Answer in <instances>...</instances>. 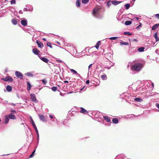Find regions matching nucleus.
Instances as JSON below:
<instances>
[{
	"label": "nucleus",
	"mask_w": 159,
	"mask_h": 159,
	"mask_svg": "<svg viewBox=\"0 0 159 159\" xmlns=\"http://www.w3.org/2000/svg\"><path fill=\"white\" fill-rule=\"evenodd\" d=\"M47 45L50 48H52V46L51 45V44L50 43L48 42L47 43Z\"/></svg>",
	"instance_id": "obj_38"
},
{
	"label": "nucleus",
	"mask_w": 159,
	"mask_h": 159,
	"mask_svg": "<svg viewBox=\"0 0 159 159\" xmlns=\"http://www.w3.org/2000/svg\"><path fill=\"white\" fill-rule=\"evenodd\" d=\"M133 41L135 42H138V40L136 39H133Z\"/></svg>",
	"instance_id": "obj_47"
},
{
	"label": "nucleus",
	"mask_w": 159,
	"mask_h": 159,
	"mask_svg": "<svg viewBox=\"0 0 159 159\" xmlns=\"http://www.w3.org/2000/svg\"><path fill=\"white\" fill-rule=\"evenodd\" d=\"M120 45H128L129 44V43L128 42H120Z\"/></svg>",
	"instance_id": "obj_29"
},
{
	"label": "nucleus",
	"mask_w": 159,
	"mask_h": 159,
	"mask_svg": "<svg viewBox=\"0 0 159 159\" xmlns=\"http://www.w3.org/2000/svg\"><path fill=\"white\" fill-rule=\"evenodd\" d=\"M155 16L158 19H159V14H157L155 15Z\"/></svg>",
	"instance_id": "obj_43"
},
{
	"label": "nucleus",
	"mask_w": 159,
	"mask_h": 159,
	"mask_svg": "<svg viewBox=\"0 0 159 159\" xmlns=\"http://www.w3.org/2000/svg\"><path fill=\"white\" fill-rule=\"evenodd\" d=\"M101 44V41H98V42L97 43L96 45L95 46V47L97 48L98 49L99 48V45Z\"/></svg>",
	"instance_id": "obj_24"
},
{
	"label": "nucleus",
	"mask_w": 159,
	"mask_h": 159,
	"mask_svg": "<svg viewBox=\"0 0 159 159\" xmlns=\"http://www.w3.org/2000/svg\"><path fill=\"white\" fill-rule=\"evenodd\" d=\"M124 35H132V34L130 33L129 32H125L124 33Z\"/></svg>",
	"instance_id": "obj_33"
},
{
	"label": "nucleus",
	"mask_w": 159,
	"mask_h": 159,
	"mask_svg": "<svg viewBox=\"0 0 159 159\" xmlns=\"http://www.w3.org/2000/svg\"><path fill=\"white\" fill-rule=\"evenodd\" d=\"M31 124H32L34 128L35 129L37 134H38V131L37 129V127H36L34 121L32 119H31Z\"/></svg>",
	"instance_id": "obj_7"
},
{
	"label": "nucleus",
	"mask_w": 159,
	"mask_h": 159,
	"mask_svg": "<svg viewBox=\"0 0 159 159\" xmlns=\"http://www.w3.org/2000/svg\"><path fill=\"white\" fill-rule=\"evenodd\" d=\"M103 118L104 119L106 120L107 122H110L111 120L109 117L107 116H103Z\"/></svg>",
	"instance_id": "obj_20"
},
{
	"label": "nucleus",
	"mask_w": 159,
	"mask_h": 159,
	"mask_svg": "<svg viewBox=\"0 0 159 159\" xmlns=\"http://www.w3.org/2000/svg\"><path fill=\"white\" fill-rule=\"evenodd\" d=\"M26 75L30 77H33V74L30 72L27 73L26 74Z\"/></svg>",
	"instance_id": "obj_30"
},
{
	"label": "nucleus",
	"mask_w": 159,
	"mask_h": 159,
	"mask_svg": "<svg viewBox=\"0 0 159 159\" xmlns=\"http://www.w3.org/2000/svg\"><path fill=\"white\" fill-rule=\"evenodd\" d=\"M111 1H108L107 2V5L108 6V7H110L111 5Z\"/></svg>",
	"instance_id": "obj_37"
},
{
	"label": "nucleus",
	"mask_w": 159,
	"mask_h": 159,
	"mask_svg": "<svg viewBox=\"0 0 159 159\" xmlns=\"http://www.w3.org/2000/svg\"><path fill=\"white\" fill-rule=\"evenodd\" d=\"M9 118L7 116V115H6L5 120L4 121V123L5 124H7V123H8L9 122Z\"/></svg>",
	"instance_id": "obj_15"
},
{
	"label": "nucleus",
	"mask_w": 159,
	"mask_h": 159,
	"mask_svg": "<svg viewBox=\"0 0 159 159\" xmlns=\"http://www.w3.org/2000/svg\"><path fill=\"white\" fill-rule=\"evenodd\" d=\"M89 0H82V2L83 3H87L89 1Z\"/></svg>",
	"instance_id": "obj_32"
},
{
	"label": "nucleus",
	"mask_w": 159,
	"mask_h": 159,
	"mask_svg": "<svg viewBox=\"0 0 159 159\" xmlns=\"http://www.w3.org/2000/svg\"><path fill=\"white\" fill-rule=\"evenodd\" d=\"M11 4H15L16 3V2L15 0H12L11 1Z\"/></svg>",
	"instance_id": "obj_42"
},
{
	"label": "nucleus",
	"mask_w": 159,
	"mask_h": 159,
	"mask_svg": "<svg viewBox=\"0 0 159 159\" xmlns=\"http://www.w3.org/2000/svg\"><path fill=\"white\" fill-rule=\"evenodd\" d=\"M70 70L71 72H73L75 74H77V72L75 70H74V69H71Z\"/></svg>",
	"instance_id": "obj_39"
},
{
	"label": "nucleus",
	"mask_w": 159,
	"mask_h": 159,
	"mask_svg": "<svg viewBox=\"0 0 159 159\" xmlns=\"http://www.w3.org/2000/svg\"><path fill=\"white\" fill-rule=\"evenodd\" d=\"M35 150H34V151L33 152H32V154H31V155L30 156V157H29V158H32V157H33L34 156V155L35 153Z\"/></svg>",
	"instance_id": "obj_34"
},
{
	"label": "nucleus",
	"mask_w": 159,
	"mask_h": 159,
	"mask_svg": "<svg viewBox=\"0 0 159 159\" xmlns=\"http://www.w3.org/2000/svg\"><path fill=\"white\" fill-rule=\"evenodd\" d=\"M80 108L81 109V110L80 111V112L81 113L84 114H87L88 113V112L83 108L81 107Z\"/></svg>",
	"instance_id": "obj_13"
},
{
	"label": "nucleus",
	"mask_w": 159,
	"mask_h": 159,
	"mask_svg": "<svg viewBox=\"0 0 159 159\" xmlns=\"http://www.w3.org/2000/svg\"><path fill=\"white\" fill-rule=\"evenodd\" d=\"M85 86H84L82 88L80 89V91H82V90H83V89H84V88H85Z\"/></svg>",
	"instance_id": "obj_49"
},
{
	"label": "nucleus",
	"mask_w": 159,
	"mask_h": 159,
	"mask_svg": "<svg viewBox=\"0 0 159 159\" xmlns=\"http://www.w3.org/2000/svg\"><path fill=\"white\" fill-rule=\"evenodd\" d=\"M141 64H135L133 66L132 68L134 70L139 71L141 69Z\"/></svg>",
	"instance_id": "obj_1"
},
{
	"label": "nucleus",
	"mask_w": 159,
	"mask_h": 159,
	"mask_svg": "<svg viewBox=\"0 0 159 159\" xmlns=\"http://www.w3.org/2000/svg\"><path fill=\"white\" fill-rule=\"evenodd\" d=\"M12 104L13 105H15V104H14L13 103H12Z\"/></svg>",
	"instance_id": "obj_56"
},
{
	"label": "nucleus",
	"mask_w": 159,
	"mask_h": 159,
	"mask_svg": "<svg viewBox=\"0 0 159 159\" xmlns=\"http://www.w3.org/2000/svg\"><path fill=\"white\" fill-rule=\"evenodd\" d=\"M49 117L51 119H52L53 118V116L51 115H49Z\"/></svg>",
	"instance_id": "obj_48"
},
{
	"label": "nucleus",
	"mask_w": 159,
	"mask_h": 159,
	"mask_svg": "<svg viewBox=\"0 0 159 159\" xmlns=\"http://www.w3.org/2000/svg\"><path fill=\"white\" fill-rule=\"evenodd\" d=\"M64 83H68V81L67 80L65 81H64Z\"/></svg>",
	"instance_id": "obj_50"
},
{
	"label": "nucleus",
	"mask_w": 159,
	"mask_h": 159,
	"mask_svg": "<svg viewBox=\"0 0 159 159\" xmlns=\"http://www.w3.org/2000/svg\"><path fill=\"white\" fill-rule=\"evenodd\" d=\"M40 59L43 62L47 63L48 61V60L46 58L44 57H41L40 58Z\"/></svg>",
	"instance_id": "obj_16"
},
{
	"label": "nucleus",
	"mask_w": 159,
	"mask_h": 159,
	"mask_svg": "<svg viewBox=\"0 0 159 159\" xmlns=\"http://www.w3.org/2000/svg\"><path fill=\"white\" fill-rule=\"evenodd\" d=\"M122 2L121 1H118L115 0H113L111 1V3L115 5H118L120 3Z\"/></svg>",
	"instance_id": "obj_9"
},
{
	"label": "nucleus",
	"mask_w": 159,
	"mask_h": 159,
	"mask_svg": "<svg viewBox=\"0 0 159 159\" xmlns=\"http://www.w3.org/2000/svg\"><path fill=\"white\" fill-rule=\"evenodd\" d=\"M2 79L5 81L12 82L13 81L12 78L10 76H6L5 78H2Z\"/></svg>",
	"instance_id": "obj_2"
},
{
	"label": "nucleus",
	"mask_w": 159,
	"mask_h": 159,
	"mask_svg": "<svg viewBox=\"0 0 159 159\" xmlns=\"http://www.w3.org/2000/svg\"><path fill=\"white\" fill-rule=\"evenodd\" d=\"M144 48L143 47H141L138 48V50L140 52H143Z\"/></svg>",
	"instance_id": "obj_25"
},
{
	"label": "nucleus",
	"mask_w": 159,
	"mask_h": 159,
	"mask_svg": "<svg viewBox=\"0 0 159 159\" xmlns=\"http://www.w3.org/2000/svg\"><path fill=\"white\" fill-rule=\"evenodd\" d=\"M27 90H30L31 89V84H30V83L29 82H27Z\"/></svg>",
	"instance_id": "obj_21"
},
{
	"label": "nucleus",
	"mask_w": 159,
	"mask_h": 159,
	"mask_svg": "<svg viewBox=\"0 0 159 159\" xmlns=\"http://www.w3.org/2000/svg\"><path fill=\"white\" fill-rule=\"evenodd\" d=\"M11 22L14 25H16L17 24V21L16 19H12L11 20Z\"/></svg>",
	"instance_id": "obj_22"
},
{
	"label": "nucleus",
	"mask_w": 159,
	"mask_h": 159,
	"mask_svg": "<svg viewBox=\"0 0 159 159\" xmlns=\"http://www.w3.org/2000/svg\"><path fill=\"white\" fill-rule=\"evenodd\" d=\"M135 18L137 20H139V18L138 17H135Z\"/></svg>",
	"instance_id": "obj_53"
},
{
	"label": "nucleus",
	"mask_w": 159,
	"mask_h": 159,
	"mask_svg": "<svg viewBox=\"0 0 159 159\" xmlns=\"http://www.w3.org/2000/svg\"><path fill=\"white\" fill-rule=\"evenodd\" d=\"M42 81L43 83L44 84H46V83H47V81H46V80L45 79H44L42 80Z\"/></svg>",
	"instance_id": "obj_40"
},
{
	"label": "nucleus",
	"mask_w": 159,
	"mask_h": 159,
	"mask_svg": "<svg viewBox=\"0 0 159 159\" xmlns=\"http://www.w3.org/2000/svg\"><path fill=\"white\" fill-rule=\"evenodd\" d=\"M118 38V37H113L110 38V39L111 40H115L117 38Z\"/></svg>",
	"instance_id": "obj_41"
},
{
	"label": "nucleus",
	"mask_w": 159,
	"mask_h": 159,
	"mask_svg": "<svg viewBox=\"0 0 159 159\" xmlns=\"http://www.w3.org/2000/svg\"><path fill=\"white\" fill-rule=\"evenodd\" d=\"M154 37L155 38V39L156 42H157V41H159V38L157 36V32H156L154 34Z\"/></svg>",
	"instance_id": "obj_19"
},
{
	"label": "nucleus",
	"mask_w": 159,
	"mask_h": 159,
	"mask_svg": "<svg viewBox=\"0 0 159 159\" xmlns=\"http://www.w3.org/2000/svg\"><path fill=\"white\" fill-rule=\"evenodd\" d=\"M125 6L126 7V9H128L130 7V5L129 4L127 3L125 5Z\"/></svg>",
	"instance_id": "obj_31"
},
{
	"label": "nucleus",
	"mask_w": 159,
	"mask_h": 159,
	"mask_svg": "<svg viewBox=\"0 0 159 159\" xmlns=\"http://www.w3.org/2000/svg\"><path fill=\"white\" fill-rule=\"evenodd\" d=\"M56 61L58 62H60V63L62 62V61L61 60H56Z\"/></svg>",
	"instance_id": "obj_44"
},
{
	"label": "nucleus",
	"mask_w": 159,
	"mask_h": 159,
	"mask_svg": "<svg viewBox=\"0 0 159 159\" xmlns=\"http://www.w3.org/2000/svg\"><path fill=\"white\" fill-rule=\"evenodd\" d=\"M101 78L103 80L107 79V76L105 74L102 75L101 76Z\"/></svg>",
	"instance_id": "obj_28"
},
{
	"label": "nucleus",
	"mask_w": 159,
	"mask_h": 159,
	"mask_svg": "<svg viewBox=\"0 0 159 159\" xmlns=\"http://www.w3.org/2000/svg\"><path fill=\"white\" fill-rule=\"evenodd\" d=\"M33 52L35 55H38L39 53L40 52L39 50H38L37 48H34L33 49Z\"/></svg>",
	"instance_id": "obj_11"
},
{
	"label": "nucleus",
	"mask_w": 159,
	"mask_h": 159,
	"mask_svg": "<svg viewBox=\"0 0 159 159\" xmlns=\"http://www.w3.org/2000/svg\"><path fill=\"white\" fill-rule=\"evenodd\" d=\"M52 90L54 92H55L57 90V87L55 86L53 87L52 88Z\"/></svg>",
	"instance_id": "obj_35"
},
{
	"label": "nucleus",
	"mask_w": 159,
	"mask_h": 159,
	"mask_svg": "<svg viewBox=\"0 0 159 159\" xmlns=\"http://www.w3.org/2000/svg\"><path fill=\"white\" fill-rule=\"evenodd\" d=\"M132 23V21L130 20H127L125 22V24L126 25H129Z\"/></svg>",
	"instance_id": "obj_27"
},
{
	"label": "nucleus",
	"mask_w": 159,
	"mask_h": 159,
	"mask_svg": "<svg viewBox=\"0 0 159 159\" xmlns=\"http://www.w3.org/2000/svg\"><path fill=\"white\" fill-rule=\"evenodd\" d=\"M36 43L38 44V47L40 48H42L43 46V44L40 41L37 40Z\"/></svg>",
	"instance_id": "obj_12"
},
{
	"label": "nucleus",
	"mask_w": 159,
	"mask_h": 159,
	"mask_svg": "<svg viewBox=\"0 0 159 159\" xmlns=\"http://www.w3.org/2000/svg\"><path fill=\"white\" fill-rule=\"evenodd\" d=\"M11 114H14L16 113V111L14 110H11Z\"/></svg>",
	"instance_id": "obj_36"
},
{
	"label": "nucleus",
	"mask_w": 159,
	"mask_h": 159,
	"mask_svg": "<svg viewBox=\"0 0 159 159\" xmlns=\"http://www.w3.org/2000/svg\"><path fill=\"white\" fill-rule=\"evenodd\" d=\"M6 89L7 91L10 92L12 90V87L10 85H7L6 88Z\"/></svg>",
	"instance_id": "obj_18"
},
{
	"label": "nucleus",
	"mask_w": 159,
	"mask_h": 159,
	"mask_svg": "<svg viewBox=\"0 0 159 159\" xmlns=\"http://www.w3.org/2000/svg\"><path fill=\"white\" fill-rule=\"evenodd\" d=\"M134 100L136 102H141L143 101V100L139 98H135L134 99Z\"/></svg>",
	"instance_id": "obj_17"
},
{
	"label": "nucleus",
	"mask_w": 159,
	"mask_h": 159,
	"mask_svg": "<svg viewBox=\"0 0 159 159\" xmlns=\"http://www.w3.org/2000/svg\"><path fill=\"white\" fill-rule=\"evenodd\" d=\"M141 24H140L137 27V29H138V28L139 27H140V26H141Z\"/></svg>",
	"instance_id": "obj_51"
},
{
	"label": "nucleus",
	"mask_w": 159,
	"mask_h": 159,
	"mask_svg": "<svg viewBox=\"0 0 159 159\" xmlns=\"http://www.w3.org/2000/svg\"><path fill=\"white\" fill-rule=\"evenodd\" d=\"M158 26H159V24H155L153 26L151 29L152 30H155L158 27Z\"/></svg>",
	"instance_id": "obj_10"
},
{
	"label": "nucleus",
	"mask_w": 159,
	"mask_h": 159,
	"mask_svg": "<svg viewBox=\"0 0 159 159\" xmlns=\"http://www.w3.org/2000/svg\"><path fill=\"white\" fill-rule=\"evenodd\" d=\"M86 84H89V80H87L86 81Z\"/></svg>",
	"instance_id": "obj_45"
},
{
	"label": "nucleus",
	"mask_w": 159,
	"mask_h": 159,
	"mask_svg": "<svg viewBox=\"0 0 159 159\" xmlns=\"http://www.w3.org/2000/svg\"><path fill=\"white\" fill-rule=\"evenodd\" d=\"M76 6L77 7H80V0H77L76 1Z\"/></svg>",
	"instance_id": "obj_26"
},
{
	"label": "nucleus",
	"mask_w": 159,
	"mask_h": 159,
	"mask_svg": "<svg viewBox=\"0 0 159 159\" xmlns=\"http://www.w3.org/2000/svg\"><path fill=\"white\" fill-rule=\"evenodd\" d=\"M100 8L98 7H95L93 10L92 14L93 15L95 16L97 14L99 11Z\"/></svg>",
	"instance_id": "obj_4"
},
{
	"label": "nucleus",
	"mask_w": 159,
	"mask_h": 159,
	"mask_svg": "<svg viewBox=\"0 0 159 159\" xmlns=\"http://www.w3.org/2000/svg\"><path fill=\"white\" fill-rule=\"evenodd\" d=\"M156 106L159 109V104H157V103L156 104Z\"/></svg>",
	"instance_id": "obj_46"
},
{
	"label": "nucleus",
	"mask_w": 159,
	"mask_h": 159,
	"mask_svg": "<svg viewBox=\"0 0 159 159\" xmlns=\"http://www.w3.org/2000/svg\"><path fill=\"white\" fill-rule=\"evenodd\" d=\"M30 97L32 100L33 102H36L37 101L35 95L34 93H32L30 95Z\"/></svg>",
	"instance_id": "obj_5"
},
{
	"label": "nucleus",
	"mask_w": 159,
	"mask_h": 159,
	"mask_svg": "<svg viewBox=\"0 0 159 159\" xmlns=\"http://www.w3.org/2000/svg\"><path fill=\"white\" fill-rule=\"evenodd\" d=\"M15 75L18 78L20 79H22L23 78V75L20 72L18 71H16L15 72Z\"/></svg>",
	"instance_id": "obj_3"
},
{
	"label": "nucleus",
	"mask_w": 159,
	"mask_h": 159,
	"mask_svg": "<svg viewBox=\"0 0 159 159\" xmlns=\"http://www.w3.org/2000/svg\"><path fill=\"white\" fill-rule=\"evenodd\" d=\"M39 117L41 120L43 122H46L47 121L46 119L45 116L43 115L39 114Z\"/></svg>",
	"instance_id": "obj_6"
},
{
	"label": "nucleus",
	"mask_w": 159,
	"mask_h": 159,
	"mask_svg": "<svg viewBox=\"0 0 159 159\" xmlns=\"http://www.w3.org/2000/svg\"><path fill=\"white\" fill-rule=\"evenodd\" d=\"M21 23L24 26H25L27 25V21L25 20H22L21 21Z\"/></svg>",
	"instance_id": "obj_14"
},
{
	"label": "nucleus",
	"mask_w": 159,
	"mask_h": 159,
	"mask_svg": "<svg viewBox=\"0 0 159 159\" xmlns=\"http://www.w3.org/2000/svg\"><path fill=\"white\" fill-rule=\"evenodd\" d=\"M92 65V64H91L89 66V69L90 68V66Z\"/></svg>",
	"instance_id": "obj_54"
},
{
	"label": "nucleus",
	"mask_w": 159,
	"mask_h": 159,
	"mask_svg": "<svg viewBox=\"0 0 159 159\" xmlns=\"http://www.w3.org/2000/svg\"><path fill=\"white\" fill-rule=\"evenodd\" d=\"M43 40L44 41H46V39L45 38H43Z\"/></svg>",
	"instance_id": "obj_52"
},
{
	"label": "nucleus",
	"mask_w": 159,
	"mask_h": 159,
	"mask_svg": "<svg viewBox=\"0 0 159 159\" xmlns=\"http://www.w3.org/2000/svg\"><path fill=\"white\" fill-rule=\"evenodd\" d=\"M112 121L114 123L116 124L118 123V118H113L112 119Z\"/></svg>",
	"instance_id": "obj_23"
},
{
	"label": "nucleus",
	"mask_w": 159,
	"mask_h": 159,
	"mask_svg": "<svg viewBox=\"0 0 159 159\" xmlns=\"http://www.w3.org/2000/svg\"><path fill=\"white\" fill-rule=\"evenodd\" d=\"M9 154H6V155H3L2 156H6V155H9Z\"/></svg>",
	"instance_id": "obj_55"
},
{
	"label": "nucleus",
	"mask_w": 159,
	"mask_h": 159,
	"mask_svg": "<svg viewBox=\"0 0 159 159\" xmlns=\"http://www.w3.org/2000/svg\"><path fill=\"white\" fill-rule=\"evenodd\" d=\"M8 117L11 119H16V117L14 115V114L10 113L9 115H7Z\"/></svg>",
	"instance_id": "obj_8"
},
{
	"label": "nucleus",
	"mask_w": 159,
	"mask_h": 159,
	"mask_svg": "<svg viewBox=\"0 0 159 159\" xmlns=\"http://www.w3.org/2000/svg\"><path fill=\"white\" fill-rule=\"evenodd\" d=\"M70 78H69V80H70Z\"/></svg>",
	"instance_id": "obj_57"
}]
</instances>
